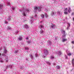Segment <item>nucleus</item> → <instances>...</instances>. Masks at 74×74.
<instances>
[{
    "label": "nucleus",
    "mask_w": 74,
    "mask_h": 74,
    "mask_svg": "<svg viewBox=\"0 0 74 74\" xmlns=\"http://www.w3.org/2000/svg\"><path fill=\"white\" fill-rule=\"evenodd\" d=\"M20 12H22L23 16H26V12H29V10L28 9H25L24 7H23L22 9H21L19 10Z\"/></svg>",
    "instance_id": "f257e3e1"
},
{
    "label": "nucleus",
    "mask_w": 74,
    "mask_h": 74,
    "mask_svg": "<svg viewBox=\"0 0 74 74\" xmlns=\"http://www.w3.org/2000/svg\"><path fill=\"white\" fill-rule=\"evenodd\" d=\"M44 52L43 55L42 57H43V58H45L47 55L48 54V51H47V50L45 49L44 50Z\"/></svg>",
    "instance_id": "f03ea898"
},
{
    "label": "nucleus",
    "mask_w": 74,
    "mask_h": 74,
    "mask_svg": "<svg viewBox=\"0 0 74 74\" xmlns=\"http://www.w3.org/2000/svg\"><path fill=\"white\" fill-rule=\"evenodd\" d=\"M66 37V35H62V42H63L66 41L67 40L66 38H65Z\"/></svg>",
    "instance_id": "7ed1b4c3"
},
{
    "label": "nucleus",
    "mask_w": 74,
    "mask_h": 74,
    "mask_svg": "<svg viewBox=\"0 0 74 74\" xmlns=\"http://www.w3.org/2000/svg\"><path fill=\"white\" fill-rule=\"evenodd\" d=\"M2 56H5L6 57L5 58V60H6V62H8V57L6 56V55H5L4 54H2Z\"/></svg>",
    "instance_id": "20e7f679"
},
{
    "label": "nucleus",
    "mask_w": 74,
    "mask_h": 74,
    "mask_svg": "<svg viewBox=\"0 0 74 74\" xmlns=\"http://www.w3.org/2000/svg\"><path fill=\"white\" fill-rule=\"evenodd\" d=\"M13 66V65H8L6 66V68H5L6 69H7V68H10V69H13L12 67Z\"/></svg>",
    "instance_id": "39448f33"
},
{
    "label": "nucleus",
    "mask_w": 74,
    "mask_h": 74,
    "mask_svg": "<svg viewBox=\"0 0 74 74\" xmlns=\"http://www.w3.org/2000/svg\"><path fill=\"white\" fill-rule=\"evenodd\" d=\"M55 14H56V12L55 11H52L51 13V16H54Z\"/></svg>",
    "instance_id": "423d86ee"
},
{
    "label": "nucleus",
    "mask_w": 74,
    "mask_h": 74,
    "mask_svg": "<svg viewBox=\"0 0 74 74\" xmlns=\"http://www.w3.org/2000/svg\"><path fill=\"white\" fill-rule=\"evenodd\" d=\"M3 48L4 49L3 53H5V54H6V53H7V49H6V47L4 46L3 47Z\"/></svg>",
    "instance_id": "0eeeda50"
},
{
    "label": "nucleus",
    "mask_w": 74,
    "mask_h": 74,
    "mask_svg": "<svg viewBox=\"0 0 74 74\" xmlns=\"http://www.w3.org/2000/svg\"><path fill=\"white\" fill-rule=\"evenodd\" d=\"M67 24L68 25L66 29L67 30H69V29H70V23H68Z\"/></svg>",
    "instance_id": "6e6552de"
},
{
    "label": "nucleus",
    "mask_w": 74,
    "mask_h": 74,
    "mask_svg": "<svg viewBox=\"0 0 74 74\" xmlns=\"http://www.w3.org/2000/svg\"><path fill=\"white\" fill-rule=\"evenodd\" d=\"M61 32L62 34H63L64 35H66V31L64 29H62Z\"/></svg>",
    "instance_id": "1a4fd4ad"
},
{
    "label": "nucleus",
    "mask_w": 74,
    "mask_h": 74,
    "mask_svg": "<svg viewBox=\"0 0 74 74\" xmlns=\"http://www.w3.org/2000/svg\"><path fill=\"white\" fill-rule=\"evenodd\" d=\"M37 10H38V7L35 6L34 8V12H36Z\"/></svg>",
    "instance_id": "9d476101"
},
{
    "label": "nucleus",
    "mask_w": 74,
    "mask_h": 74,
    "mask_svg": "<svg viewBox=\"0 0 74 74\" xmlns=\"http://www.w3.org/2000/svg\"><path fill=\"white\" fill-rule=\"evenodd\" d=\"M57 14L58 15H61L62 14V12L60 11H58L57 12Z\"/></svg>",
    "instance_id": "9b49d317"
},
{
    "label": "nucleus",
    "mask_w": 74,
    "mask_h": 74,
    "mask_svg": "<svg viewBox=\"0 0 74 74\" xmlns=\"http://www.w3.org/2000/svg\"><path fill=\"white\" fill-rule=\"evenodd\" d=\"M38 11L39 12H40L41 11V6H39L38 7Z\"/></svg>",
    "instance_id": "f8f14e48"
},
{
    "label": "nucleus",
    "mask_w": 74,
    "mask_h": 74,
    "mask_svg": "<svg viewBox=\"0 0 74 74\" xmlns=\"http://www.w3.org/2000/svg\"><path fill=\"white\" fill-rule=\"evenodd\" d=\"M0 63H4V60L1 57H0Z\"/></svg>",
    "instance_id": "ddd939ff"
},
{
    "label": "nucleus",
    "mask_w": 74,
    "mask_h": 74,
    "mask_svg": "<svg viewBox=\"0 0 74 74\" xmlns=\"http://www.w3.org/2000/svg\"><path fill=\"white\" fill-rule=\"evenodd\" d=\"M47 44L48 45H51L52 44V42L50 41L49 40L47 41Z\"/></svg>",
    "instance_id": "4468645a"
},
{
    "label": "nucleus",
    "mask_w": 74,
    "mask_h": 74,
    "mask_svg": "<svg viewBox=\"0 0 74 74\" xmlns=\"http://www.w3.org/2000/svg\"><path fill=\"white\" fill-rule=\"evenodd\" d=\"M31 24H32V23L33 22V21H34V20H33V17H31Z\"/></svg>",
    "instance_id": "2eb2a0df"
},
{
    "label": "nucleus",
    "mask_w": 74,
    "mask_h": 74,
    "mask_svg": "<svg viewBox=\"0 0 74 74\" xmlns=\"http://www.w3.org/2000/svg\"><path fill=\"white\" fill-rule=\"evenodd\" d=\"M51 27L52 28H54V27H56V26L55 24H52L51 26Z\"/></svg>",
    "instance_id": "dca6fc26"
},
{
    "label": "nucleus",
    "mask_w": 74,
    "mask_h": 74,
    "mask_svg": "<svg viewBox=\"0 0 74 74\" xmlns=\"http://www.w3.org/2000/svg\"><path fill=\"white\" fill-rule=\"evenodd\" d=\"M30 58H31V59H32V60H33V59H34L33 56L32 54H30Z\"/></svg>",
    "instance_id": "f3484780"
},
{
    "label": "nucleus",
    "mask_w": 74,
    "mask_h": 74,
    "mask_svg": "<svg viewBox=\"0 0 74 74\" xmlns=\"http://www.w3.org/2000/svg\"><path fill=\"white\" fill-rule=\"evenodd\" d=\"M69 9L68 10V12L69 13H70V12H71V8L70 7H69Z\"/></svg>",
    "instance_id": "a211bd4d"
},
{
    "label": "nucleus",
    "mask_w": 74,
    "mask_h": 74,
    "mask_svg": "<svg viewBox=\"0 0 74 74\" xmlns=\"http://www.w3.org/2000/svg\"><path fill=\"white\" fill-rule=\"evenodd\" d=\"M24 27L26 29H28L29 27L27 25H24Z\"/></svg>",
    "instance_id": "6ab92c4d"
},
{
    "label": "nucleus",
    "mask_w": 74,
    "mask_h": 74,
    "mask_svg": "<svg viewBox=\"0 0 74 74\" xmlns=\"http://www.w3.org/2000/svg\"><path fill=\"white\" fill-rule=\"evenodd\" d=\"M58 55H59V56L61 55L62 54V53H61V51H59L58 53Z\"/></svg>",
    "instance_id": "aec40b11"
},
{
    "label": "nucleus",
    "mask_w": 74,
    "mask_h": 74,
    "mask_svg": "<svg viewBox=\"0 0 74 74\" xmlns=\"http://www.w3.org/2000/svg\"><path fill=\"white\" fill-rule=\"evenodd\" d=\"M10 1H8V2H7V5H10Z\"/></svg>",
    "instance_id": "412c9836"
},
{
    "label": "nucleus",
    "mask_w": 74,
    "mask_h": 74,
    "mask_svg": "<svg viewBox=\"0 0 74 74\" xmlns=\"http://www.w3.org/2000/svg\"><path fill=\"white\" fill-rule=\"evenodd\" d=\"M18 50H15L14 51V53L15 54H16V53H18Z\"/></svg>",
    "instance_id": "4be33fe9"
},
{
    "label": "nucleus",
    "mask_w": 74,
    "mask_h": 74,
    "mask_svg": "<svg viewBox=\"0 0 74 74\" xmlns=\"http://www.w3.org/2000/svg\"><path fill=\"white\" fill-rule=\"evenodd\" d=\"M3 7V5L2 4H0V9H1Z\"/></svg>",
    "instance_id": "5701e85b"
},
{
    "label": "nucleus",
    "mask_w": 74,
    "mask_h": 74,
    "mask_svg": "<svg viewBox=\"0 0 74 74\" xmlns=\"http://www.w3.org/2000/svg\"><path fill=\"white\" fill-rule=\"evenodd\" d=\"M11 16L8 17V18L7 19L8 21H10V20H11Z\"/></svg>",
    "instance_id": "b1692460"
},
{
    "label": "nucleus",
    "mask_w": 74,
    "mask_h": 74,
    "mask_svg": "<svg viewBox=\"0 0 74 74\" xmlns=\"http://www.w3.org/2000/svg\"><path fill=\"white\" fill-rule=\"evenodd\" d=\"M39 27L40 28V29H41V28H43V26L40 25V26Z\"/></svg>",
    "instance_id": "393cba45"
},
{
    "label": "nucleus",
    "mask_w": 74,
    "mask_h": 74,
    "mask_svg": "<svg viewBox=\"0 0 74 74\" xmlns=\"http://www.w3.org/2000/svg\"><path fill=\"white\" fill-rule=\"evenodd\" d=\"M19 40H20V41H21V40H22V37H20L18 38Z\"/></svg>",
    "instance_id": "a878e982"
},
{
    "label": "nucleus",
    "mask_w": 74,
    "mask_h": 74,
    "mask_svg": "<svg viewBox=\"0 0 74 74\" xmlns=\"http://www.w3.org/2000/svg\"><path fill=\"white\" fill-rule=\"evenodd\" d=\"M50 59H54V56H51L50 57Z\"/></svg>",
    "instance_id": "bb28decb"
},
{
    "label": "nucleus",
    "mask_w": 74,
    "mask_h": 74,
    "mask_svg": "<svg viewBox=\"0 0 74 74\" xmlns=\"http://www.w3.org/2000/svg\"><path fill=\"white\" fill-rule=\"evenodd\" d=\"M41 16L42 18H44V14H41Z\"/></svg>",
    "instance_id": "cd10ccee"
},
{
    "label": "nucleus",
    "mask_w": 74,
    "mask_h": 74,
    "mask_svg": "<svg viewBox=\"0 0 74 74\" xmlns=\"http://www.w3.org/2000/svg\"><path fill=\"white\" fill-rule=\"evenodd\" d=\"M35 57H36V58H37L38 57V54H35Z\"/></svg>",
    "instance_id": "c85d7f7f"
},
{
    "label": "nucleus",
    "mask_w": 74,
    "mask_h": 74,
    "mask_svg": "<svg viewBox=\"0 0 74 74\" xmlns=\"http://www.w3.org/2000/svg\"><path fill=\"white\" fill-rule=\"evenodd\" d=\"M43 32H44V31L42 30H41L40 31V34H41V33H43Z\"/></svg>",
    "instance_id": "c756f323"
},
{
    "label": "nucleus",
    "mask_w": 74,
    "mask_h": 74,
    "mask_svg": "<svg viewBox=\"0 0 74 74\" xmlns=\"http://www.w3.org/2000/svg\"><path fill=\"white\" fill-rule=\"evenodd\" d=\"M46 63L47 64H48V65H51V63L50 62H46Z\"/></svg>",
    "instance_id": "7c9ffc66"
},
{
    "label": "nucleus",
    "mask_w": 74,
    "mask_h": 74,
    "mask_svg": "<svg viewBox=\"0 0 74 74\" xmlns=\"http://www.w3.org/2000/svg\"><path fill=\"white\" fill-rule=\"evenodd\" d=\"M20 69L21 70H23V66H20Z\"/></svg>",
    "instance_id": "2f4dec72"
},
{
    "label": "nucleus",
    "mask_w": 74,
    "mask_h": 74,
    "mask_svg": "<svg viewBox=\"0 0 74 74\" xmlns=\"http://www.w3.org/2000/svg\"><path fill=\"white\" fill-rule=\"evenodd\" d=\"M67 8H66L64 10V12H67Z\"/></svg>",
    "instance_id": "473e14b6"
},
{
    "label": "nucleus",
    "mask_w": 74,
    "mask_h": 74,
    "mask_svg": "<svg viewBox=\"0 0 74 74\" xmlns=\"http://www.w3.org/2000/svg\"><path fill=\"white\" fill-rule=\"evenodd\" d=\"M11 29V28L10 27H8V28L7 29V30L8 29Z\"/></svg>",
    "instance_id": "72a5a7b5"
},
{
    "label": "nucleus",
    "mask_w": 74,
    "mask_h": 74,
    "mask_svg": "<svg viewBox=\"0 0 74 74\" xmlns=\"http://www.w3.org/2000/svg\"><path fill=\"white\" fill-rule=\"evenodd\" d=\"M45 17H46V18H47L48 17V15H47V13L45 14Z\"/></svg>",
    "instance_id": "f704fd0d"
},
{
    "label": "nucleus",
    "mask_w": 74,
    "mask_h": 74,
    "mask_svg": "<svg viewBox=\"0 0 74 74\" xmlns=\"http://www.w3.org/2000/svg\"><path fill=\"white\" fill-rule=\"evenodd\" d=\"M56 67H57V69H59L60 67L59 66H56Z\"/></svg>",
    "instance_id": "c9c22d12"
},
{
    "label": "nucleus",
    "mask_w": 74,
    "mask_h": 74,
    "mask_svg": "<svg viewBox=\"0 0 74 74\" xmlns=\"http://www.w3.org/2000/svg\"><path fill=\"white\" fill-rule=\"evenodd\" d=\"M64 14L65 15H67V14H68V12H64Z\"/></svg>",
    "instance_id": "e433bc0d"
},
{
    "label": "nucleus",
    "mask_w": 74,
    "mask_h": 74,
    "mask_svg": "<svg viewBox=\"0 0 74 74\" xmlns=\"http://www.w3.org/2000/svg\"><path fill=\"white\" fill-rule=\"evenodd\" d=\"M68 56H71V54L70 53H68Z\"/></svg>",
    "instance_id": "4c0bfd02"
},
{
    "label": "nucleus",
    "mask_w": 74,
    "mask_h": 74,
    "mask_svg": "<svg viewBox=\"0 0 74 74\" xmlns=\"http://www.w3.org/2000/svg\"><path fill=\"white\" fill-rule=\"evenodd\" d=\"M38 17V16H37V14H35L34 16V17H35V18H37V17Z\"/></svg>",
    "instance_id": "58836bf2"
},
{
    "label": "nucleus",
    "mask_w": 74,
    "mask_h": 74,
    "mask_svg": "<svg viewBox=\"0 0 74 74\" xmlns=\"http://www.w3.org/2000/svg\"><path fill=\"white\" fill-rule=\"evenodd\" d=\"M27 42L28 44H30L31 42V41H27Z\"/></svg>",
    "instance_id": "ea45409f"
},
{
    "label": "nucleus",
    "mask_w": 74,
    "mask_h": 74,
    "mask_svg": "<svg viewBox=\"0 0 74 74\" xmlns=\"http://www.w3.org/2000/svg\"><path fill=\"white\" fill-rule=\"evenodd\" d=\"M5 24H7L8 23V22L6 21H5Z\"/></svg>",
    "instance_id": "a19ab883"
},
{
    "label": "nucleus",
    "mask_w": 74,
    "mask_h": 74,
    "mask_svg": "<svg viewBox=\"0 0 74 74\" xmlns=\"http://www.w3.org/2000/svg\"><path fill=\"white\" fill-rule=\"evenodd\" d=\"M25 50H28V49H29V48H28V47H25Z\"/></svg>",
    "instance_id": "79ce46f5"
},
{
    "label": "nucleus",
    "mask_w": 74,
    "mask_h": 74,
    "mask_svg": "<svg viewBox=\"0 0 74 74\" xmlns=\"http://www.w3.org/2000/svg\"><path fill=\"white\" fill-rule=\"evenodd\" d=\"M54 3H55L56 4H57L58 3V1H54Z\"/></svg>",
    "instance_id": "37998d69"
},
{
    "label": "nucleus",
    "mask_w": 74,
    "mask_h": 74,
    "mask_svg": "<svg viewBox=\"0 0 74 74\" xmlns=\"http://www.w3.org/2000/svg\"><path fill=\"white\" fill-rule=\"evenodd\" d=\"M65 58H66V59H68V57H67V56L66 55H65Z\"/></svg>",
    "instance_id": "c03bdc74"
},
{
    "label": "nucleus",
    "mask_w": 74,
    "mask_h": 74,
    "mask_svg": "<svg viewBox=\"0 0 74 74\" xmlns=\"http://www.w3.org/2000/svg\"><path fill=\"white\" fill-rule=\"evenodd\" d=\"M18 32H19V31H17L15 32V33H18Z\"/></svg>",
    "instance_id": "a18cd8bd"
},
{
    "label": "nucleus",
    "mask_w": 74,
    "mask_h": 74,
    "mask_svg": "<svg viewBox=\"0 0 74 74\" xmlns=\"http://www.w3.org/2000/svg\"><path fill=\"white\" fill-rule=\"evenodd\" d=\"M12 9L13 10H15V8L13 7L12 8Z\"/></svg>",
    "instance_id": "49530a36"
},
{
    "label": "nucleus",
    "mask_w": 74,
    "mask_h": 74,
    "mask_svg": "<svg viewBox=\"0 0 74 74\" xmlns=\"http://www.w3.org/2000/svg\"><path fill=\"white\" fill-rule=\"evenodd\" d=\"M74 12H72L71 14L72 15H74Z\"/></svg>",
    "instance_id": "de8ad7c7"
},
{
    "label": "nucleus",
    "mask_w": 74,
    "mask_h": 74,
    "mask_svg": "<svg viewBox=\"0 0 74 74\" xmlns=\"http://www.w3.org/2000/svg\"><path fill=\"white\" fill-rule=\"evenodd\" d=\"M72 44H74V41H72Z\"/></svg>",
    "instance_id": "09e8293b"
},
{
    "label": "nucleus",
    "mask_w": 74,
    "mask_h": 74,
    "mask_svg": "<svg viewBox=\"0 0 74 74\" xmlns=\"http://www.w3.org/2000/svg\"><path fill=\"white\" fill-rule=\"evenodd\" d=\"M2 49V47H1L0 48V51H1V50Z\"/></svg>",
    "instance_id": "8fccbe9b"
},
{
    "label": "nucleus",
    "mask_w": 74,
    "mask_h": 74,
    "mask_svg": "<svg viewBox=\"0 0 74 74\" xmlns=\"http://www.w3.org/2000/svg\"><path fill=\"white\" fill-rule=\"evenodd\" d=\"M56 64H55V63H54L53 64V65H55Z\"/></svg>",
    "instance_id": "3c124183"
},
{
    "label": "nucleus",
    "mask_w": 74,
    "mask_h": 74,
    "mask_svg": "<svg viewBox=\"0 0 74 74\" xmlns=\"http://www.w3.org/2000/svg\"><path fill=\"white\" fill-rule=\"evenodd\" d=\"M28 39H29V38H28V37H27L26 38V40H28Z\"/></svg>",
    "instance_id": "603ef678"
},
{
    "label": "nucleus",
    "mask_w": 74,
    "mask_h": 74,
    "mask_svg": "<svg viewBox=\"0 0 74 74\" xmlns=\"http://www.w3.org/2000/svg\"><path fill=\"white\" fill-rule=\"evenodd\" d=\"M55 39L56 40H57V38H56V37H55Z\"/></svg>",
    "instance_id": "864d4df0"
},
{
    "label": "nucleus",
    "mask_w": 74,
    "mask_h": 74,
    "mask_svg": "<svg viewBox=\"0 0 74 74\" xmlns=\"http://www.w3.org/2000/svg\"><path fill=\"white\" fill-rule=\"evenodd\" d=\"M26 60H28V59H27V58H26Z\"/></svg>",
    "instance_id": "5fc2aeb1"
},
{
    "label": "nucleus",
    "mask_w": 74,
    "mask_h": 74,
    "mask_svg": "<svg viewBox=\"0 0 74 74\" xmlns=\"http://www.w3.org/2000/svg\"><path fill=\"white\" fill-rule=\"evenodd\" d=\"M73 21H74V17L73 18Z\"/></svg>",
    "instance_id": "6e6d98bb"
},
{
    "label": "nucleus",
    "mask_w": 74,
    "mask_h": 74,
    "mask_svg": "<svg viewBox=\"0 0 74 74\" xmlns=\"http://www.w3.org/2000/svg\"><path fill=\"white\" fill-rule=\"evenodd\" d=\"M1 56V53H0V56Z\"/></svg>",
    "instance_id": "4d7b16f0"
},
{
    "label": "nucleus",
    "mask_w": 74,
    "mask_h": 74,
    "mask_svg": "<svg viewBox=\"0 0 74 74\" xmlns=\"http://www.w3.org/2000/svg\"><path fill=\"white\" fill-rule=\"evenodd\" d=\"M4 71H5V70H4Z\"/></svg>",
    "instance_id": "13d9d810"
},
{
    "label": "nucleus",
    "mask_w": 74,
    "mask_h": 74,
    "mask_svg": "<svg viewBox=\"0 0 74 74\" xmlns=\"http://www.w3.org/2000/svg\"><path fill=\"white\" fill-rule=\"evenodd\" d=\"M42 22V21H40V23H41Z\"/></svg>",
    "instance_id": "bf43d9fd"
}]
</instances>
